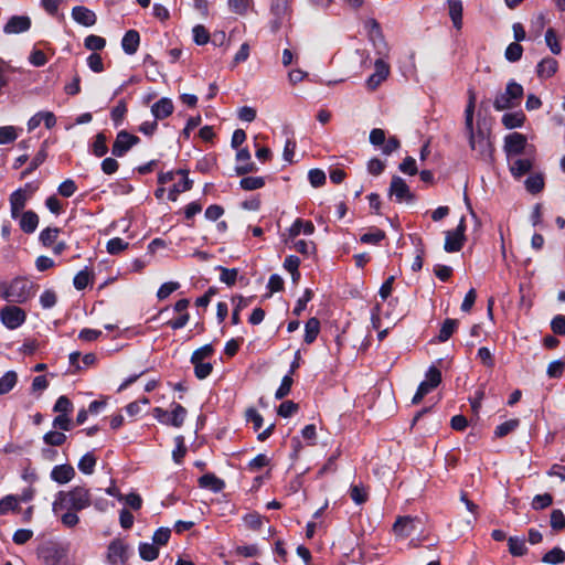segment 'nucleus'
<instances>
[{"instance_id": "obj_1", "label": "nucleus", "mask_w": 565, "mask_h": 565, "mask_svg": "<svg viewBox=\"0 0 565 565\" xmlns=\"http://www.w3.org/2000/svg\"><path fill=\"white\" fill-rule=\"evenodd\" d=\"M367 39L372 43L379 58L374 62V73L366 79L370 90L376 89L390 75V65L384 61L388 56L390 46L384 39L381 25L375 19H367L364 23Z\"/></svg>"}, {"instance_id": "obj_2", "label": "nucleus", "mask_w": 565, "mask_h": 565, "mask_svg": "<svg viewBox=\"0 0 565 565\" xmlns=\"http://www.w3.org/2000/svg\"><path fill=\"white\" fill-rule=\"evenodd\" d=\"M92 504L89 490L75 487L70 491H58L52 503V511L58 515L64 510L82 511Z\"/></svg>"}, {"instance_id": "obj_3", "label": "nucleus", "mask_w": 565, "mask_h": 565, "mask_svg": "<svg viewBox=\"0 0 565 565\" xmlns=\"http://www.w3.org/2000/svg\"><path fill=\"white\" fill-rule=\"evenodd\" d=\"M469 136V145L475 151L477 158L490 162L493 156V145L490 139V130L478 124L477 128L467 130Z\"/></svg>"}, {"instance_id": "obj_4", "label": "nucleus", "mask_w": 565, "mask_h": 565, "mask_svg": "<svg viewBox=\"0 0 565 565\" xmlns=\"http://www.w3.org/2000/svg\"><path fill=\"white\" fill-rule=\"evenodd\" d=\"M523 97V87L514 81H510L503 93L495 96L493 106L497 110H505L520 105Z\"/></svg>"}, {"instance_id": "obj_5", "label": "nucleus", "mask_w": 565, "mask_h": 565, "mask_svg": "<svg viewBox=\"0 0 565 565\" xmlns=\"http://www.w3.org/2000/svg\"><path fill=\"white\" fill-rule=\"evenodd\" d=\"M30 284L24 280L17 278L9 285H1L0 295L3 299L13 303H23L30 297Z\"/></svg>"}, {"instance_id": "obj_6", "label": "nucleus", "mask_w": 565, "mask_h": 565, "mask_svg": "<svg viewBox=\"0 0 565 565\" xmlns=\"http://www.w3.org/2000/svg\"><path fill=\"white\" fill-rule=\"evenodd\" d=\"M171 407V412L164 411L161 407L153 408V417L161 424L179 428L184 423L186 409L182 405L175 403H173Z\"/></svg>"}, {"instance_id": "obj_7", "label": "nucleus", "mask_w": 565, "mask_h": 565, "mask_svg": "<svg viewBox=\"0 0 565 565\" xmlns=\"http://www.w3.org/2000/svg\"><path fill=\"white\" fill-rule=\"evenodd\" d=\"M36 191V186H33L31 183L25 184L24 188H20L11 193L10 195V210L11 217L17 220L20 216V213L24 209L28 200L32 196V194Z\"/></svg>"}, {"instance_id": "obj_8", "label": "nucleus", "mask_w": 565, "mask_h": 565, "mask_svg": "<svg viewBox=\"0 0 565 565\" xmlns=\"http://www.w3.org/2000/svg\"><path fill=\"white\" fill-rule=\"evenodd\" d=\"M441 382V373L436 366H430L426 372V379L419 384L412 403L418 404L425 395L436 388Z\"/></svg>"}, {"instance_id": "obj_9", "label": "nucleus", "mask_w": 565, "mask_h": 565, "mask_svg": "<svg viewBox=\"0 0 565 565\" xmlns=\"http://www.w3.org/2000/svg\"><path fill=\"white\" fill-rule=\"evenodd\" d=\"M465 232L466 220L465 217H461L458 226L454 231L446 232L444 248L447 253H456L462 248L465 243Z\"/></svg>"}, {"instance_id": "obj_10", "label": "nucleus", "mask_w": 565, "mask_h": 565, "mask_svg": "<svg viewBox=\"0 0 565 565\" xmlns=\"http://www.w3.org/2000/svg\"><path fill=\"white\" fill-rule=\"evenodd\" d=\"M25 318V312L17 306H7L0 311L1 322L10 330L19 328Z\"/></svg>"}, {"instance_id": "obj_11", "label": "nucleus", "mask_w": 565, "mask_h": 565, "mask_svg": "<svg viewBox=\"0 0 565 565\" xmlns=\"http://www.w3.org/2000/svg\"><path fill=\"white\" fill-rule=\"evenodd\" d=\"M107 558L111 565H122L129 558V547L121 540H114L108 546Z\"/></svg>"}, {"instance_id": "obj_12", "label": "nucleus", "mask_w": 565, "mask_h": 565, "mask_svg": "<svg viewBox=\"0 0 565 565\" xmlns=\"http://www.w3.org/2000/svg\"><path fill=\"white\" fill-rule=\"evenodd\" d=\"M139 142V138L135 135L120 130L117 134L116 140L113 145L111 152L115 157H122L129 151L135 145Z\"/></svg>"}, {"instance_id": "obj_13", "label": "nucleus", "mask_w": 565, "mask_h": 565, "mask_svg": "<svg viewBox=\"0 0 565 565\" xmlns=\"http://www.w3.org/2000/svg\"><path fill=\"white\" fill-rule=\"evenodd\" d=\"M419 519L409 515L399 516L393 525V532L399 539H406L414 534L417 529Z\"/></svg>"}, {"instance_id": "obj_14", "label": "nucleus", "mask_w": 565, "mask_h": 565, "mask_svg": "<svg viewBox=\"0 0 565 565\" xmlns=\"http://www.w3.org/2000/svg\"><path fill=\"white\" fill-rule=\"evenodd\" d=\"M390 195L395 196L397 202H412L414 195L411 193L409 186L401 177H393L390 185Z\"/></svg>"}, {"instance_id": "obj_15", "label": "nucleus", "mask_w": 565, "mask_h": 565, "mask_svg": "<svg viewBox=\"0 0 565 565\" xmlns=\"http://www.w3.org/2000/svg\"><path fill=\"white\" fill-rule=\"evenodd\" d=\"M526 138L519 132L510 134L504 139V151L507 157L521 154L524 151Z\"/></svg>"}, {"instance_id": "obj_16", "label": "nucleus", "mask_w": 565, "mask_h": 565, "mask_svg": "<svg viewBox=\"0 0 565 565\" xmlns=\"http://www.w3.org/2000/svg\"><path fill=\"white\" fill-rule=\"evenodd\" d=\"M31 26V20L26 15H13L3 28L6 34H19L25 32Z\"/></svg>"}, {"instance_id": "obj_17", "label": "nucleus", "mask_w": 565, "mask_h": 565, "mask_svg": "<svg viewBox=\"0 0 565 565\" xmlns=\"http://www.w3.org/2000/svg\"><path fill=\"white\" fill-rule=\"evenodd\" d=\"M72 18L84 26H92L97 21L95 12L83 6H76L72 9Z\"/></svg>"}, {"instance_id": "obj_18", "label": "nucleus", "mask_w": 565, "mask_h": 565, "mask_svg": "<svg viewBox=\"0 0 565 565\" xmlns=\"http://www.w3.org/2000/svg\"><path fill=\"white\" fill-rule=\"evenodd\" d=\"M173 103L168 97H162L151 106V113L156 120L164 119L173 113Z\"/></svg>"}, {"instance_id": "obj_19", "label": "nucleus", "mask_w": 565, "mask_h": 565, "mask_svg": "<svg viewBox=\"0 0 565 565\" xmlns=\"http://www.w3.org/2000/svg\"><path fill=\"white\" fill-rule=\"evenodd\" d=\"M236 160L238 164L235 171L238 175H244L256 170L255 164L250 162V153L247 149H239L236 153Z\"/></svg>"}, {"instance_id": "obj_20", "label": "nucleus", "mask_w": 565, "mask_h": 565, "mask_svg": "<svg viewBox=\"0 0 565 565\" xmlns=\"http://www.w3.org/2000/svg\"><path fill=\"white\" fill-rule=\"evenodd\" d=\"M75 476V470L70 465L55 466L51 471V478L60 484L70 482Z\"/></svg>"}, {"instance_id": "obj_21", "label": "nucleus", "mask_w": 565, "mask_h": 565, "mask_svg": "<svg viewBox=\"0 0 565 565\" xmlns=\"http://www.w3.org/2000/svg\"><path fill=\"white\" fill-rule=\"evenodd\" d=\"M140 43L139 33L135 30H129L125 33L121 40V47L128 55H132L137 52Z\"/></svg>"}, {"instance_id": "obj_22", "label": "nucleus", "mask_w": 565, "mask_h": 565, "mask_svg": "<svg viewBox=\"0 0 565 565\" xmlns=\"http://www.w3.org/2000/svg\"><path fill=\"white\" fill-rule=\"evenodd\" d=\"M315 232V225L311 221H303L301 218H297L292 225L288 228L289 238H295L301 233L305 235H311Z\"/></svg>"}, {"instance_id": "obj_23", "label": "nucleus", "mask_w": 565, "mask_h": 565, "mask_svg": "<svg viewBox=\"0 0 565 565\" xmlns=\"http://www.w3.org/2000/svg\"><path fill=\"white\" fill-rule=\"evenodd\" d=\"M177 173L180 174L182 178H181V181L178 184H174L173 188L170 189V191L168 193V199L170 201H177L178 195L181 192L188 191V190H190L192 188V180H190L188 178L186 171L178 170Z\"/></svg>"}, {"instance_id": "obj_24", "label": "nucleus", "mask_w": 565, "mask_h": 565, "mask_svg": "<svg viewBox=\"0 0 565 565\" xmlns=\"http://www.w3.org/2000/svg\"><path fill=\"white\" fill-rule=\"evenodd\" d=\"M20 227L21 230L26 233L31 234L33 233L38 225H39V216L33 211H25L22 214L20 213Z\"/></svg>"}, {"instance_id": "obj_25", "label": "nucleus", "mask_w": 565, "mask_h": 565, "mask_svg": "<svg viewBox=\"0 0 565 565\" xmlns=\"http://www.w3.org/2000/svg\"><path fill=\"white\" fill-rule=\"evenodd\" d=\"M557 61L553 57L543 58L536 67L537 76L541 78L552 77L557 71Z\"/></svg>"}, {"instance_id": "obj_26", "label": "nucleus", "mask_w": 565, "mask_h": 565, "mask_svg": "<svg viewBox=\"0 0 565 565\" xmlns=\"http://www.w3.org/2000/svg\"><path fill=\"white\" fill-rule=\"evenodd\" d=\"M449 17L454 26L458 30L462 26V2L461 0H447Z\"/></svg>"}, {"instance_id": "obj_27", "label": "nucleus", "mask_w": 565, "mask_h": 565, "mask_svg": "<svg viewBox=\"0 0 565 565\" xmlns=\"http://www.w3.org/2000/svg\"><path fill=\"white\" fill-rule=\"evenodd\" d=\"M202 488H209L214 492H220L224 489L225 483L223 480L215 477L213 473H205L199 479Z\"/></svg>"}, {"instance_id": "obj_28", "label": "nucleus", "mask_w": 565, "mask_h": 565, "mask_svg": "<svg viewBox=\"0 0 565 565\" xmlns=\"http://www.w3.org/2000/svg\"><path fill=\"white\" fill-rule=\"evenodd\" d=\"M525 116L522 111L507 113L502 116V124L508 129L519 128L524 124Z\"/></svg>"}, {"instance_id": "obj_29", "label": "nucleus", "mask_w": 565, "mask_h": 565, "mask_svg": "<svg viewBox=\"0 0 565 565\" xmlns=\"http://www.w3.org/2000/svg\"><path fill=\"white\" fill-rule=\"evenodd\" d=\"M320 331V322L317 318H310L305 326V342L312 343Z\"/></svg>"}, {"instance_id": "obj_30", "label": "nucleus", "mask_w": 565, "mask_h": 565, "mask_svg": "<svg viewBox=\"0 0 565 565\" xmlns=\"http://www.w3.org/2000/svg\"><path fill=\"white\" fill-rule=\"evenodd\" d=\"M532 168V162L530 159H516L510 163L511 173L520 178L527 173Z\"/></svg>"}, {"instance_id": "obj_31", "label": "nucleus", "mask_w": 565, "mask_h": 565, "mask_svg": "<svg viewBox=\"0 0 565 565\" xmlns=\"http://www.w3.org/2000/svg\"><path fill=\"white\" fill-rule=\"evenodd\" d=\"M476 106V95L473 90H469V100L465 110V128L471 130L473 128V113Z\"/></svg>"}, {"instance_id": "obj_32", "label": "nucleus", "mask_w": 565, "mask_h": 565, "mask_svg": "<svg viewBox=\"0 0 565 565\" xmlns=\"http://www.w3.org/2000/svg\"><path fill=\"white\" fill-rule=\"evenodd\" d=\"M18 375L13 371H8L0 377V395L9 393L17 384Z\"/></svg>"}, {"instance_id": "obj_33", "label": "nucleus", "mask_w": 565, "mask_h": 565, "mask_svg": "<svg viewBox=\"0 0 565 565\" xmlns=\"http://www.w3.org/2000/svg\"><path fill=\"white\" fill-rule=\"evenodd\" d=\"M139 554L143 561L151 562L159 555V548L154 543H140Z\"/></svg>"}, {"instance_id": "obj_34", "label": "nucleus", "mask_w": 565, "mask_h": 565, "mask_svg": "<svg viewBox=\"0 0 565 565\" xmlns=\"http://www.w3.org/2000/svg\"><path fill=\"white\" fill-rule=\"evenodd\" d=\"M509 551L513 556H522L526 553L525 541L523 537L511 536L508 540Z\"/></svg>"}, {"instance_id": "obj_35", "label": "nucleus", "mask_w": 565, "mask_h": 565, "mask_svg": "<svg viewBox=\"0 0 565 565\" xmlns=\"http://www.w3.org/2000/svg\"><path fill=\"white\" fill-rule=\"evenodd\" d=\"M96 457L93 452L85 454L78 461V469L85 475H92L96 466Z\"/></svg>"}, {"instance_id": "obj_36", "label": "nucleus", "mask_w": 565, "mask_h": 565, "mask_svg": "<svg viewBox=\"0 0 565 565\" xmlns=\"http://www.w3.org/2000/svg\"><path fill=\"white\" fill-rule=\"evenodd\" d=\"M458 321L455 319H446L439 330L438 340L446 342L457 329Z\"/></svg>"}, {"instance_id": "obj_37", "label": "nucleus", "mask_w": 565, "mask_h": 565, "mask_svg": "<svg viewBox=\"0 0 565 565\" xmlns=\"http://www.w3.org/2000/svg\"><path fill=\"white\" fill-rule=\"evenodd\" d=\"M542 562L551 565L562 564L565 562V552L559 547H554L543 556Z\"/></svg>"}, {"instance_id": "obj_38", "label": "nucleus", "mask_w": 565, "mask_h": 565, "mask_svg": "<svg viewBox=\"0 0 565 565\" xmlns=\"http://www.w3.org/2000/svg\"><path fill=\"white\" fill-rule=\"evenodd\" d=\"M128 246V242L124 241L120 237H114L107 242L106 249L110 255H118L125 249H127Z\"/></svg>"}, {"instance_id": "obj_39", "label": "nucleus", "mask_w": 565, "mask_h": 565, "mask_svg": "<svg viewBox=\"0 0 565 565\" xmlns=\"http://www.w3.org/2000/svg\"><path fill=\"white\" fill-rule=\"evenodd\" d=\"M239 184L242 189L253 191L263 188L265 179L263 177H245L241 180Z\"/></svg>"}, {"instance_id": "obj_40", "label": "nucleus", "mask_w": 565, "mask_h": 565, "mask_svg": "<svg viewBox=\"0 0 565 565\" xmlns=\"http://www.w3.org/2000/svg\"><path fill=\"white\" fill-rule=\"evenodd\" d=\"M76 512L77 511L75 510H64L57 516L65 527L72 529L75 527L79 522V518Z\"/></svg>"}, {"instance_id": "obj_41", "label": "nucleus", "mask_w": 565, "mask_h": 565, "mask_svg": "<svg viewBox=\"0 0 565 565\" xmlns=\"http://www.w3.org/2000/svg\"><path fill=\"white\" fill-rule=\"evenodd\" d=\"M253 0H228L227 4L233 13L245 15L252 6Z\"/></svg>"}, {"instance_id": "obj_42", "label": "nucleus", "mask_w": 565, "mask_h": 565, "mask_svg": "<svg viewBox=\"0 0 565 565\" xmlns=\"http://www.w3.org/2000/svg\"><path fill=\"white\" fill-rule=\"evenodd\" d=\"M19 136L18 128L13 126L0 127V145L13 142Z\"/></svg>"}, {"instance_id": "obj_43", "label": "nucleus", "mask_w": 565, "mask_h": 565, "mask_svg": "<svg viewBox=\"0 0 565 565\" xmlns=\"http://www.w3.org/2000/svg\"><path fill=\"white\" fill-rule=\"evenodd\" d=\"M84 45L89 51H100L106 46V40L99 35L90 34L85 38Z\"/></svg>"}, {"instance_id": "obj_44", "label": "nucleus", "mask_w": 565, "mask_h": 565, "mask_svg": "<svg viewBox=\"0 0 565 565\" xmlns=\"http://www.w3.org/2000/svg\"><path fill=\"white\" fill-rule=\"evenodd\" d=\"M67 439L63 431L51 430L43 436V440L50 446H61Z\"/></svg>"}, {"instance_id": "obj_45", "label": "nucleus", "mask_w": 565, "mask_h": 565, "mask_svg": "<svg viewBox=\"0 0 565 565\" xmlns=\"http://www.w3.org/2000/svg\"><path fill=\"white\" fill-rule=\"evenodd\" d=\"M191 363L194 365V374L199 380L206 379L213 370V366L210 362L199 360Z\"/></svg>"}, {"instance_id": "obj_46", "label": "nucleus", "mask_w": 565, "mask_h": 565, "mask_svg": "<svg viewBox=\"0 0 565 565\" xmlns=\"http://www.w3.org/2000/svg\"><path fill=\"white\" fill-rule=\"evenodd\" d=\"M19 499L17 495H7L0 500V515H4L18 508Z\"/></svg>"}, {"instance_id": "obj_47", "label": "nucleus", "mask_w": 565, "mask_h": 565, "mask_svg": "<svg viewBox=\"0 0 565 565\" xmlns=\"http://www.w3.org/2000/svg\"><path fill=\"white\" fill-rule=\"evenodd\" d=\"M106 141V136L103 132L97 134L95 141L93 142V153L96 157H103L107 153L108 147Z\"/></svg>"}, {"instance_id": "obj_48", "label": "nucleus", "mask_w": 565, "mask_h": 565, "mask_svg": "<svg viewBox=\"0 0 565 565\" xmlns=\"http://www.w3.org/2000/svg\"><path fill=\"white\" fill-rule=\"evenodd\" d=\"M520 424V420L519 419H510V420H507L502 424H500L497 428H495V436L497 437H504L507 436L508 434L512 433L514 429H516V427L519 426Z\"/></svg>"}, {"instance_id": "obj_49", "label": "nucleus", "mask_w": 565, "mask_h": 565, "mask_svg": "<svg viewBox=\"0 0 565 565\" xmlns=\"http://www.w3.org/2000/svg\"><path fill=\"white\" fill-rule=\"evenodd\" d=\"M545 42L553 54L557 55L561 53L562 47L553 29H547L545 33Z\"/></svg>"}, {"instance_id": "obj_50", "label": "nucleus", "mask_w": 565, "mask_h": 565, "mask_svg": "<svg viewBox=\"0 0 565 565\" xmlns=\"http://www.w3.org/2000/svg\"><path fill=\"white\" fill-rule=\"evenodd\" d=\"M58 232L56 227H46L40 233L39 239L44 246H50L55 242Z\"/></svg>"}, {"instance_id": "obj_51", "label": "nucleus", "mask_w": 565, "mask_h": 565, "mask_svg": "<svg viewBox=\"0 0 565 565\" xmlns=\"http://www.w3.org/2000/svg\"><path fill=\"white\" fill-rule=\"evenodd\" d=\"M292 382L294 381H292V377L290 374L285 375L281 380L279 387L277 388V391L275 393V397L277 399H281L285 396H287L290 393Z\"/></svg>"}, {"instance_id": "obj_52", "label": "nucleus", "mask_w": 565, "mask_h": 565, "mask_svg": "<svg viewBox=\"0 0 565 565\" xmlns=\"http://www.w3.org/2000/svg\"><path fill=\"white\" fill-rule=\"evenodd\" d=\"M522 53L523 47L519 43L513 42L508 45L504 55L509 62H516L522 57Z\"/></svg>"}, {"instance_id": "obj_53", "label": "nucleus", "mask_w": 565, "mask_h": 565, "mask_svg": "<svg viewBox=\"0 0 565 565\" xmlns=\"http://www.w3.org/2000/svg\"><path fill=\"white\" fill-rule=\"evenodd\" d=\"M192 33H193V40L198 45H204L210 40V34H209L207 30L201 24L195 25L192 30Z\"/></svg>"}, {"instance_id": "obj_54", "label": "nucleus", "mask_w": 565, "mask_h": 565, "mask_svg": "<svg viewBox=\"0 0 565 565\" xmlns=\"http://www.w3.org/2000/svg\"><path fill=\"white\" fill-rule=\"evenodd\" d=\"M53 411L56 413H60V414L67 415L68 413H71L73 411V404L68 397L62 395L57 398V401L53 407Z\"/></svg>"}, {"instance_id": "obj_55", "label": "nucleus", "mask_w": 565, "mask_h": 565, "mask_svg": "<svg viewBox=\"0 0 565 565\" xmlns=\"http://www.w3.org/2000/svg\"><path fill=\"white\" fill-rule=\"evenodd\" d=\"M544 186V181L541 175H530L525 180V188L531 193H537L540 192Z\"/></svg>"}, {"instance_id": "obj_56", "label": "nucleus", "mask_w": 565, "mask_h": 565, "mask_svg": "<svg viewBox=\"0 0 565 565\" xmlns=\"http://www.w3.org/2000/svg\"><path fill=\"white\" fill-rule=\"evenodd\" d=\"M56 300V294L51 289L44 290L40 296V303L44 309H51L52 307H54Z\"/></svg>"}, {"instance_id": "obj_57", "label": "nucleus", "mask_w": 565, "mask_h": 565, "mask_svg": "<svg viewBox=\"0 0 565 565\" xmlns=\"http://www.w3.org/2000/svg\"><path fill=\"white\" fill-rule=\"evenodd\" d=\"M551 526L555 531L565 529V515L561 510H553L551 513Z\"/></svg>"}, {"instance_id": "obj_58", "label": "nucleus", "mask_w": 565, "mask_h": 565, "mask_svg": "<svg viewBox=\"0 0 565 565\" xmlns=\"http://www.w3.org/2000/svg\"><path fill=\"white\" fill-rule=\"evenodd\" d=\"M171 531L168 527H160L158 529L153 536H152V543H154L157 546H163L168 543L170 539Z\"/></svg>"}, {"instance_id": "obj_59", "label": "nucleus", "mask_w": 565, "mask_h": 565, "mask_svg": "<svg viewBox=\"0 0 565 565\" xmlns=\"http://www.w3.org/2000/svg\"><path fill=\"white\" fill-rule=\"evenodd\" d=\"M553 502V498L548 493L537 494L533 498L532 508L535 510H542L550 507Z\"/></svg>"}, {"instance_id": "obj_60", "label": "nucleus", "mask_w": 565, "mask_h": 565, "mask_svg": "<svg viewBox=\"0 0 565 565\" xmlns=\"http://www.w3.org/2000/svg\"><path fill=\"white\" fill-rule=\"evenodd\" d=\"M385 237L382 230H374L361 236L360 241L365 244H377Z\"/></svg>"}, {"instance_id": "obj_61", "label": "nucleus", "mask_w": 565, "mask_h": 565, "mask_svg": "<svg viewBox=\"0 0 565 565\" xmlns=\"http://www.w3.org/2000/svg\"><path fill=\"white\" fill-rule=\"evenodd\" d=\"M398 169L401 172L408 175H415L418 172L416 161L413 157H406Z\"/></svg>"}, {"instance_id": "obj_62", "label": "nucleus", "mask_w": 565, "mask_h": 565, "mask_svg": "<svg viewBox=\"0 0 565 565\" xmlns=\"http://www.w3.org/2000/svg\"><path fill=\"white\" fill-rule=\"evenodd\" d=\"M299 265L300 259L294 255L286 257L284 262L285 269L288 270L291 274V276L300 277V273L298 270Z\"/></svg>"}, {"instance_id": "obj_63", "label": "nucleus", "mask_w": 565, "mask_h": 565, "mask_svg": "<svg viewBox=\"0 0 565 565\" xmlns=\"http://www.w3.org/2000/svg\"><path fill=\"white\" fill-rule=\"evenodd\" d=\"M180 287L179 282L169 281L164 282L160 286L157 297L162 300L168 298L173 291H175Z\"/></svg>"}, {"instance_id": "obj_64", "label": "nucleus", "mask_w": 565, "mask_h": 565, "mask_svg": "<svg viewBox=\"0 0 565 565\" xmlns=\"http://www.w3.org/2000/svg\"><path fill=\"white\" fill-rule=\"evenodd\" d=\"M308 179L312 186L318 188L324 184L326 173L320 169H312L308 173Z\"/></svg>"}]
</instances>
